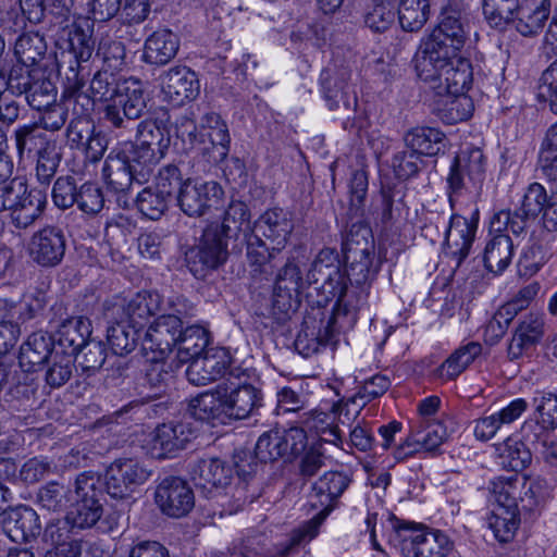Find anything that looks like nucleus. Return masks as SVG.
<instances>
[{
	"label": "nucleus",
	"mask_w": 557,
	"mask_h": 557,
	"mask_svg": "<svg viewBox=\"0 0 557 557\" xmlns=\"http://www.w3.org/2000/svg\"><path fill=\"white\" fill-rule=\"evenodd\" d=\"M468 30L461 13L444 8L438 25L424 40L416 57V71L421 81L445 76L447 88L454 92L463 90L472 83V67L469 60L458 52L463 47Z\"/></svg>",
	"instance_id": "1"
},
{
	"label": "nucleus",
	"mask_w": 557,
	"mask_h": 557,
	"mask_svg": "<svg viewBox=\"0 0 557 557\" xmlns=\"http://www.w3.org/2000/svg\"><path fill=\"white\" fill-rule=\"evenodd\" d=\"M350 482V476L345 472H325L312 484L309 494L310 506L320 509L315 516L294 530L287 540L271 548H264L259 543L248 540L243 545L242 555L244 557H288L296 553L300 546L318 535L323 520L333 510L336 500L348 488Z\"/></svg>",
	"instance_id": "2"
},
{
	"label": "nucleus",
	"mask_w": 557,
	"mask_h": 557,
	"mask_svg": "<svg viewBox=\"0 0 557 557\" xmlns=\"http://www.w3.org/2000/svg\"><path fill=\"white\" fill-rule=\"evenodd\" d=\"M343 253L347 264L346 282H350L356 311L366 302L369 289L381 270L382 261L376 256L375 243L370 227L352 224L343 243Z\"/></svg>",
	"instance_id": "3"
},
{
	"label": "nucleus",
	"mask_w": 557,
	"mask_h": 557,
	"mask_svg": "<svg viewBox=\"0 0 557 557\" xmlns=\"http://www.w3.org/2000/svg\"><path fill=\"white\" fill-rule=\"evenodd\" d=\"M308 285L320 284L317 289L321 290L320 306L336 299L334 314L348 315L356 312L357 301L354 300L352 292L346 282L345 270L338 252L332 248H323L314 258L306 277Z\"/></svg>",
	"instance_id": "4"
},
{
	"label": "nucleus",
	"mask_w": 557,
	"mask_h": 557,
	"mask_svg": "<svg viewBox=\"0 0 557 557\" xmlns=\"http://www.w3.org/2000/svg\"><path fill=\"white\" fill-rule=\"evenodd\" d=\"M535 0H483V14L487 23L503 28L515 23L516 29L523 36L539 33L548 18V9H540Z\"/></svg>",
	"instance_id": "5"
},
{
	"label": "nucleus",
	"mask_w": 557,
	"mask_h": 557,
	"mask_svg": "<svg viewBox=\"0 0 557 557\" xmlns=\"http://www.w3.org/2000/svg\"><path fill=\"white\" fill-rule=\"evenodd\" d=\"M172 312L158 317L145 331L141 345L144 350H150L154 360L163 359L170 354L180 338L184 319L194 315V306L183 296L170 300Z\"/></svg>",
	"instance_id": "6"
},
{
	"label": "nucleus",
	"mask_w": 557,
	"mask_h": 557,
	"mask_svg": "<svg viewBox=\"0 0 557 557\" xmlns=\"http://www.w3.org/2000/svg\"><path fill=\"white\" fill-rule=\"evenodd\" d=\"M191 150L209 163L222 162L230 152L228 127L215 112L205 113L188 133Z\"/></svg>",
	"instance_id": "7"
},
{
	"label": "nucleus",
	"mask_w": 557,
	"mask_h": 557,
	"mask_svg": "<svg viewBox=\"0 0 557 557\" xmlns=\"http://www.w3.org/2000/svg\"><path fill=\"white\" fill-rule=\"evenodd\" d=\"M136 143L132 145V160L141 164L139 176L152 174L157 164L165 157L171 145L169 131L153 119L137 125Z\"/></svg>",
	"instance_id": "8"
},
{
	"label": "nucleus",
	"mask_w": 557,
	"mask_h": 557,
	"mask_svg": "<svg viewBox=\"0 0 557 557\" xmlns=\"http://www.w3.org/2000/svg\"><path fill=\"white\" fill-rule=\"evenodd\" d=\"M148 97L140 81L125 78L120 84L112 103L104 108V120L115 129L132 131L133 122L140 119L147 109Z\"/></svg>",
	"instance_id": "9"
},
{
	"label": "nucleus",
	"mask_w": 557,
	"mask_h": 557,
	"mask_svg": "<svg viewBox=\"0 0 557 557\" xmlns=\"http://www.w3.org/2000/svg\"><path fill=\"white\" fill-rule=\"evenodd\" d=\"M227 239L221 227H218V222L207 225L198 245L186 252L187 267L195 277H206L226 261Z\"/></svg>",
	"instance_id": "10"
},
{
	"label": "nucleus",
	"mask_w": 557,
	"mask_h": 557,
	"mask_svg": "<svg viewBox=\"0 0 557 557\" xmlns=\"http://www.w3.org/2000/svg\"><path fill=\"white\" fill-rule=\"evenodd\" d=\"M151 474L152 471L138 458H117L106 469V492L112 498L126 499L137 492Z\"/></svg>",
	"instance_id": "11"
},
{
	"label": "nucleus",
	"mask_w": 557,
	"mask_h": 557,
	"mask_svg": "<svg viewBox=\"0 0 557 557\" xmlns=\"http://www.w3.org/2000/svg\"><path fill=\"white\" fill-rule=\"evenodd\" d=\"M248 379L247 370L242 368L228 372V386L223 388L226 421L246 419L262 406L261 392Z\"/></svg>",
	"instance_id": "12"
},
{
	"label": "nucleus",
	"mask_w": 557,
	"mask_h": 557,
	"mask_svg": "<svg viewBox=\"0 0 557 557\" xmlns=\"http://www.w3.org/2000/svg\"><path fill=\"white\" fill-rule=\"evenodd\" d=\"M392 528L403 539V549H408L411 557H446L451 549L448 536L440 530H418L412 523L398 519L392 520Z\"/></svg>",
	"instance_id": "13"
},
{
	"label": "nucleus",
	"mask_w": 557,
	"mask_h": 557,
	"mask_svg": "<svg viewBox=\"0 0 557 557\" xmlns=\"http://www.w3.org/2000/svg\"><path fill=\"white\" fill-rule=\"evenodd\" d=\"M143 165L133 162L132 152L129 154L122 149H113L107 156L102 168V177L110 190L120 194L117 201L127 207L126 193L129 190L133 182L138 184L146 183L151 174L139 176Z\"/></svg>",
	"instance_id": "14"
},
{
	"label": "nucleus",
	"mask_w": 557,
	"mask_h": 557,
	"mask_svg": "<svg viewBox=\"0 0 557 557\" xmlns=\"http://www.w3.org/2000/svg\"><path fill=\"white\" fill-rule=\"evenodd\" d=\"M448 437L443 422L438 420L414 421L405 441L396 446L393 456L397 461H404L421 451H432L438 448Z\"/></svg>",
	"instance_id": "15"
},
{
	"label": "nucleus",
	"mask_w": 557,
	"mask_h": 557,
	"mask_svg": "<svg viewBox=\"0 0 557 557\" xmlns=\"http://www.w3.org/2000/svg\"><path fill=\"white\" fill-rule=\"evenodd\" d=\"M224 191L214 181L186 180L177 194V205L188 216H201L218 207Z\"/></svg>",
	"instance_id": "16"
},
{
	"label": "nucleus",
	"mask_w": 557,
	"mask_h": 557,
	"mask_svg": "<svg viewBox=\"0 0 557 557\" xmlns=\"http://www.w3.org/2000/svg\"><path fill=\"white\" fill-rule=\"evenodd\" d=\"M154 500L162 513L171 518L188 515L195 506L194 491L182 478L170 475L156 487Z\"/></svg>",
	"instance_id": "17"
},
{
	"label": "nucleus",
	"mask_w": 557,
	"mask_h": 557,
	"mask_svg": "<svg viewBox=\"0 0 557 557\" xmlns=\"http://www.w3.org/2000/svg\"><path fill=\"white\" fill-rule=\"evenodd\" d=\"M232 363L231 352L226 348H209L188 364L186 377L196 386L207 385L221 377L227 381L228 372L236 368Z\"/></svg>",
	"instance_id": "18"
},
{
	"label": "nucleus",
	"mask_w": 557,
	"mask_h": 557,
	"mask_svg": "<svg viewBox=\"0 0 557 557\" xmlns=\"http://www.w3.org/2000/svg\"><path fill=\"white\" fill-rule=\"evenodd\" d=\"M194 437L189 423L171 421L158 425L150 434L148 450L151 457L164 459L184 449Z\"/></svg>",
	"instance_id": "19"
},
{
	"label": "nucleus",
	"mask_w": 557,
	"mask_h": 557,
	"mask_svg": "<svg viewBox=\"0 0 557 557\" xmlns=\"http://www.w3.org/2000/svg\"><path fill=\"white\" fill-rule=\"evenodd\" d=\"M478 209L470 219L460 214L450 216L445 232V255L455 261L456 268L460 267L470 252L478 228Z\"/></svg>",
	"instance_id": "20"
},
{
	"label": "nucleus",
	"mask_w": 557,
	"mask_h": 557,
	"mask_svg": "<svg viewBox=\"0 0 557 557\" xmlns=\"http://www.w3.org/2000/svg\"><path fill=\"white\" fill-rule=\"evenodd\" d=\"M65 249L66 240L63 231L52 225L35 232L28 244L32 259L45 268L60 264L65 255Z\"/></svg>",
	"instance_id": "21"
},
{
	"label": "nucleus",
	"mask_w": 557,
	"mask_h": 557,
	"mask_svg": "<svg viewBox=\"0 0 557 557\" xmlns=\"http://www.w3.org/2000/svg\"><path fill=\"white\" fill-rule=\"evenodd\" d=\"M485 174V157L481 149L461 150L450 165L447 183L451 194H459L467 187V180L474 186L481 185Z\"/></svg>",
	"instance_id": "22"
},
{
	"label": "nucleus",
	"mask_w": 557,
	"mask_h": 557,
	"mask_svg": "<svg viewBox=\"0 0 557 557\" xmlns=\"http://www.w3.org/2000/svg\"><path fill=\"white\" fill-rule=\"evenodd\" d=\"M74 528L70 516L49 521L41 536L44 557H81V543L72 537Z\"/></svg>",
	"instance_id": "23"
},
{
	"label": "nucleus",
	"mask_w": 557,
	"mask_h": 557,
	"mask_svg": "<svg viewBox=\"0 0 557 557\" xmlns=\"http://www.w3.org/2000/svg\"><path fill=\"white\" fill-rule=\"evenodd\" d=\"M159 84L164 100L175 106H182L199 94L197 75L187 66L176 65L164 71L159 76Z\"/></svg>",
	"instance_id": "24"
},
{
	"label": "nucleus",
	"mask_w": 557,
	"mask_h": 557,
	"mask_svg": "<svg viewBox=\"0 0 557 557\" xmlns=\"http://www.w3.org/2000/svg\"><path fill=\"white\" fill-rule=\"evenodd\" d=\"M18 195L10 207V221L17 230H27L42 215L46 205V194L38 189H29L26 182L21 180Z\"/></svg>",
	"instance_id": "25"
},
{
	"label": "nucleus",
	"mask_w": 557,
	"mask_h": 557,
	"mask_svg": "<svg viewBox=\"0 0 557 557\" xmlns=\"http://www.w3.org/2000/svg\"><path fill=\"white\" fill-rule=\"evenodd\" d=\"M273 245V251H281L287 244L293 231V214L282 208H273L262 213L251 228Z\"/></svg>",
	"instance_id": "26"
},
{
	"label": "nucleus",
	"mask_w": 557,
	"mask_h": 557,
	"mask_svg": "<svg viewBox=\"0 0 557 557\" xmlns=\"http://www.w3.org/2000/svg\"><path fill=\"white\" fill-rule=\"evenodd\" d=\"M308 284L295 260H288L278 271L274 286V306L288 311L297 302L300 290Z\"/></svg>",
	"instance_id": "27"
},
{
	"label": "nucleus",
	"mask_w": 557,
	"mask_h": 557,
	"mask_svg": "<svg viewBox=\"0 0 557 557\" xmlns=\"http://www.w3.org/2000/svg\"><path fill=\"white\" fill-rule=\"evenodd\" d=\"M10 89L13 92L25 94L28 104L37 111L55 102L57 89L52 82L46 78L33 81L29 73L21 76L11 74Z\"/></svg>",
	"instance_id": "28"
},
{
	"label": "nucleus",
	"mask_w": 557,
	"mask_h": 557,
	"mask_svg": "<svg viewBox=\"0 0 557 557\" xmlns=\"http://www.w3.org/2000/svg\"><path fill=\"white\" fill-rule=\"evenodd\" d=\"M191 480L199 488L212 492L227 486L233 478V468L220 458L199 460L191 469Z\"/></svg>",
	"instance_id": "29"
},
{
	"label": "nucleus",
	"mask_w": 557,
	"mask_h": 557,
	"mask_svg": "<svg viewBox=\"0 0 557 557\" xmlns=\"http://www.w3.org/2000/svg\"><path fill=\"white\" fill-rule=\"evenodd\" d=\"M545 319L543 314L529 313L519 323L508 346L511 360L520 358L523 352L535 346L544 336Z\"/></svg>",
	"instance_id": "30"
},
{
	"label": "nucleus",
	"mask_w": 557,
	"mask_h": 557,
	"mask_svg": "<svg viewBox=\"0 0 557 557\" xmlns=\"http://www.w3.org/2000/svg\"><path fill=\"white\" fill-rule=\"evenodd\" d=\"M424 82L431 84L432 88L437 89L438 94L447 92L450 95L446 100L444 108L441 110V116L445 123L456 124L458 122L466 121L471 116L473 103L472 100L465 95L466 91L469 90L471 83L468 84L463 90L454 92L447 88L445 84V76Z\"/></svg>",
	"instance_id": "31"
},
{
	"label": "nucleus",
	"mask_w": 557,
	"mask_h": 557,
	"mask_svg": "<svg viewBox=\"0 0 557 557\" xmlns=\"http://www.w3.org/2000/svg\"><path fill=\"white\" fill-rule=\"evenodd\" d=\"M180 38L170 29H158L145 41L143 60L152 65H165L175 58Z\"/></svg>",
	"instance_id": "32"
},
{
	"label": "nucleus",
	"mask_w": 557,
	"mask_h": 557,
	"mask_svg": "<svg viewBox=\"0 0 557 557\" xmlns=\"http://www.w3.org/2000/svg\"><path fill=\"white\" fill-rule=\"evenodd\" d=\"M161 305L162 297L159 293L152 290L138 292L124 306L126 321L143 331L150 318L161 310Z\"/></svg>",
	"instance_id": "33"
},
{
	"label": "nucleus",
	"mask_w": 557,
	"mask_h": 557,
	"mask_svg": "<svg viewBox=\"0 0 557 557\" xmlns=\"http://www.w3.org/2000/svg\"><path fill=\"white\" fill-rule=\"evenodd\" d=\"M188 412L200 421L227 423L223 388L219 386L214 392H205L191 398Z\"/></svg>",
	"instance_id": "34"
},
{
	"label": "nucleus",
	"mask_w": 557,
	"mask_h": 557,
	"mask_svg": "<svg viewBox=\"0 0 557 557\" xmlns=\"http://www.w3.org/2000/svg\"><path fill=\"white\" fill-rule=\"evenodd\" d=\"M54 341L42 332L28 336L20 349L18 362L25 372L36 371L52 355Z\"/></svg>",
	"instance_id": "35"
},
{
	"label": "nucleus",
	"mask_w": 557,
	"mask_h": 557,
	"mask_svg": "<svg viewBox=\"0 0 557 557\" xmlns=\"http://www.w3.org/2000/svg\"><path fill=\"white\" fill-rule=\"evenodd\" d=\"M91 334L90 322L83 317H75L65 320L58 329L55 342L62 354L74 355L87 343Z\"/></svg>",
	"instance_id": "36"
},
{
	"label": "nucleus",
	"mask_w": 557,
	"mask_h": 557,
	"mask_svg": "<svg viewBox=\"0 0 557 557\" xmlns=\"http://www.w3.org/2000/svg\"><path fill=\"white\" fill-rule=\"evenodd\" d=\"M404 140L410 150L416 151L420 156H437L444 152L446 148V136L436 127H413L405 134Z\"/></svg>",
	"instance_id": "37"
},
{
	"label": "nucleus",
	"mask_w": 557,
	"mask_h": 557,
	"mask_svg": "<svg viewBox=\"0 0 557 557\" xmlns=\"http://www.w3.org/2000/svg\"><path fill=\"white\" fill-rule=\"evenodd\" d=\"M351 77V70L347 65L330 64L320 75L322 94L331 110L338 107L339 98Z\"/></svg>",
	"instance_id": "38"
},
{
	"label": "nucleus",
	"mask_w": 557,
	"mask_h": 557,
	"mask_svg": "<svg viewBox=\"0 0 557 557\" xmlns=\"http://www.w3.org/2000/svg\"><path fill=\"white\" fill-rule=\"evenodd\" d=\"M482 352L478 342H469L456 350L436 369V375L445 381L458 377Z\"/></svg>",
	"instance_id": "39"
},
{
	"label": "nucleus",
	"mask_w": 557,
	"mask_h": 557,
	"mask_svg": "<svg viewBox=\"0 0 557 557\" xmlns=\"http://www.w3.org/2000/svg\"><path fill=\"white\" fill-rule=\"evenodd\" d=\"M331 321L329 320L324 330L317 326V319L308 317L302 323V327L295 339V347L304 357H310L319 352L321 346H325L331 336Z\"/></svg>",
	"instance_id": "40"
},
{
	"label": "nucleus",
	"mask_w": 557,
	"mask_h": 557,
	"mask_svg": "<svg viewBox=\"0 0 557 557\" xmlns=\"http://www.w3.org/2000/svg\"><path fill=\"white\" fill-rule=\"evenodd\" d=\"M14 140L20 158L36 154L55 143L38 123L20 125L14 131Z\"/></svg>",
	"instance_id": "41"
},
{
	"label": "nucleus",
	"mask_w": 557,
	"mask_h": 557,
	"mask_svg": "<svg viewBox=\"0 0 557 557\" xmlns=\"http://www.w3.org/2000/svg\"><path fill=\"white\" fill-rule=\"evenodd\" d=\"M512 255L513 244L509 235L497 233L485 246L484 265L491 272L500 273L509 265Z\"/></svg>",
	"instance_id": "42"
},
{
	"label": "nucleus",
	"mask_w": 557,
	"mask_h": 557,
	"mask_svg": "<svg viewBox=\"0 0 557 557\" xmlns=\"http://www.w3.org/2000/svg\"><path fill=\"white\" fill-rule=\"evenodd\" d=\"M534 220L533 216L527 215V212L521 208L513 211L500 210L491 218L490 227L492 232L505 234L504 232L507 231L517 238H524Z\"/></svg>",
	"instance_id": "43"
},
{
	"label": "nucleus",
	"mask_w": 557,
	"mask_h": 557,
	"mask_svg": "<svg viewBox=\"0 0 557 557\" xmlns=\"http://www.w3.org/2000/svg\"><path fill=\"white\" fill-rule=\"evenodd\" d=\"M553 485L545 479L522 478L521 494L519 496V510L535 512L543 508L550 497Z\"/></svg>",
	"instance_id": "44"
},
{
	"label": "nucleus",
	"mask_w": 557,
	"mask_h": 557,
	"mask_svg": "<svg viewBox=\"0 0 557 557\" xmlns=\"http://www.w3.org/2000/svg\"><path fill=\"white\" fill-rule=\"evenodd\" d=\"M209 343L207 331L198 325H190L182 329L180 338L174 348H176L177 358L182 362H191L195 358L201 356Z\"/></svg>",
	"instance_id": "45"
},
{
	"label": "nucleus",
	"mask_w": 557,
	"mask_h": 557,
	"mask_svg": "<svg viewBox=\"0 0 557 557\" xmlns=\"http://www.w3.org/2000/svg\"><path fill=\"white\" fill-rule=\"evenodd\" d=\"M398 23L405 32H419L430 17L429 0H399Z\"/></svg>",
	"instance_id": "46"
},
{
	"label": "nucleus",
	"mask_w": 557,
	"mask_h": 557,
	"mask_svg": "<svg viewBox=\"0 0 557 557\" xmlns=\"http://www.w3.org/2000/svg\"><path fill=\"white\" fill-rule=\"evenodd\" d=\"M497 450L499 465L513 472L524 470L532 461V449L518 440L508 437Z\"/></svg>",
	"instance_id": "47"
},
{
	"label": "nucleus",
	"mask_w": 557,
	"mask_h": 557,
	"mask_svg": "<svg viewBox=\"0 0 557 557\" xmlns=\"http://www.w3.org/2000/svg\"><path fill=\"white\" fill-rule=\"evenodd\" d=\"M141 330L134 327L127 321L117 322L108 327L107 341L115 355L124 356L136 347Z\"/></svg>",
	"instance_id": "48"
},
{
	"label": "nucleus",
	"mask_w": 557,
	"mask_h": 557,
	"mask_svg": "<svg viewBox=\"0 0 557 557\" xmlns=\"http://www.w3.org/2000/svg\"><path fill=\"white\" fill-rule=\"evenodd\" d=\"M522 478L518 474L500 476L492 482V494L497 508L519 510V496L521 494Z\"/></svg>",
	"instance_id": "49"
},
{
	"label": "nucleus",
	"mask_w": 557,
	"mask_h": 557,
	"mask_svg": "<svg viewBox=\"0 0 557 557\" xmlns=\"http://www.w3.org/2000/svg\"><path fill=\"white\" fill-rule=\"evenodd\" d=\"M363 21L373 33H385L395 24V7L389 0L374 1L366 10Z\"/></svg>",
	"instance_id": "50"
},
{
	"label": "nucleus",
	"mask_w": 557,
	"mask_h": 557,
	"mask_svg": "<svg viewBox=\"0 0 557 557\" xmlns=\"http://www.w3.org/2000/svg\"><path fill=\"white\" fill-rule=\"evenodd\" d=\"M47 50L42 36L37 33L22 34L15 41L14 51L18 61L25 66L35 65Z\"/></svg>",
	"instance_id": "51"
},
{
	"label": "nucleus",
	"mask_w": 557,
	"mask_h": 557,
	"mask_svg": "<svg viewBox=\"0 0 557 557\" xmlns=\"http://www.w3.org/2000/svg\"><path fill=\"white\" fill-rule=\"evenodd\" d=\"M71 488L59 482H49L41 486L36 496L37 504L48 511H62L71 503Z\"/></svg>",
	"instance_id": "52"
},
{
	"label": "nucleus",
	"mask_w": 557,
	"mask_h": 557,
	"mask_svg": "<svg viewBox=\"0 0 557 557\" xmlns=\"http://www.w3.org/2000/svg\"><path fill=\"white\" fill-rule=\"evenodd\" d=\"M519 510L495 508L488 517V527L502 543L511 541L519 525Z\"/></svg>",
	"instance_id": "53"
},
{
	"label": "nucleus",
	"mask_w": 557,
	"mask_h": 557,
	"mask_svg": "<svg viewBox=\"0 0 557 557\" xmlns=\"http://www.w3.org/2000/svg\"><path fill=\"white\" fill-rule=\"evenodd\" d=\"M121 79L114 71L101 69L92 77L90 82V92L94 101H103L112 103L120 89Z\"/></svg>",
	"instance_id": "54"
},
{
	"label": "nucleus",
	"mask_w": 557,
	"mask_h": 557,
	"mask_svg": "<svg viewBox=\"0 0 557 557\" xmlns=\"http://www.w3.org/2000/svg\"><path fill=\"white\" fill-rule=\"evenodd\" d=\"M104 491V478L102 479L98 472L84 471L75 479L73 490L75 500L101 502Z\"/></svg>",
	"instance_id": "55"
},
{
	"label": "nucleus",
	"mask_w": 557,
	"mask_h": 557,
	"mask_svg": "<svg viewBox=\"0 0 557 557\" xmlns=\"http://www.w3.org/2000/svg\"><path fill=\"white\" fill-rule=\"evenodd\" d=\"M249 218L248 207L244 202L232 201L224 213L223 222L218 223V227H221L223 235L227 238L240 231L248 234L251 232Z\"/></svg>",
	"instance_id": "56"
},
{
	"label": "nucleus",
	"mask_w": 557,
	"mask_h": 557,
	"mask_svg": "<svg viewBox=\"0 0 557 557\" xmlns=\"http://www.w3.org/2000/svg\"><path fill=\"white\" fill-rule=\"evenodd\" d=\"M245 240L247 245L246 257L252 272H267V265L276 251H273V248L270 250L267 244L261 239V236L252 231L245 234Z\"/></svg>",
	"instance_id": "57"
},
{
	"label": "nucleus",
	"mask_w": 557,
	"mask_h": 557,
	"mask_svg": "<svg viewBox=\"0 0 557 557\" xmlns=\"http://www.w3.org/2000/svg\"><path fill=\"white\" fill-rule=\"evenodd\" d=\"M334 414L323 411H310L301 416V423L306 429L317 434H329V437L323 440L326 442L336 443L341 441L342 431L337 425H334Z\"/></svg>",
	"instance_id": "58"
},
{
	"label": "nucleus",
	"mask_w": 557,
	"mask_h": 557,
	"mask_svg": "<svg viewBox=\"0 0 557 557\" xmlns=\"http://www.w3.org/2000/svg\"><path fill=\"white\" fill-rule=\"evenodd\" d=\"M169 198L152 186L144 188L136 197L138 211L150 220H159L168 209Z\"/></svg>",
	"instance_id": "59"
},
{
	"label": "nucleus",
	"mask_w": 557,
	"mask_h": 557,
	"mask_svg": "<svg viewBox=\"0 0 557 557\" xmlns=\"http://www.w3.org/2000/svg\"><path fill=\"white\" fill-rule=\"evenodd\" d=\"M8 525L11 532H20L24 540L35 537L40 533L39 516L30 507H21L12 511L9 517Z\"/></svg>",
	"instance_id": "60"
},
{
	"label": "nucleus",
	"mask_w": 557,
	"mask_h": 557,
	"mask_svg": "<svg viewBox=\"0 0 557 557\" xmlns=\"http://www.w3.org/2000/svg\"><path fill=\"white\" fill-rule=\"evenodd\" d=\"M255 456L264 463L285 458L282 448L281 431L270 430L262 433L257 441Z\"/></svg>",
	"instance_id": "61"
},
{
	"label": "nucleus",
	"mask_w": 557,
	"mask_h": 557,
	"mask_svg": "<svg viewBox=\"0 0 557 557\" xmlns=\"http://www.w3.org/2000/svg\"><path fill=\"white\" fill-rule=\"evenodd\" d=\"M36 177L40 184L47 185L55 175L61 159L57 149V141L42 151L36 153Z\"/></svg>",
	"instance_id": "62"
},
{
	"label": "nucleus",
	"mask_w": 557,
	"mask_h": 557,
	"mask_svg": "<svg viewBox=\"0 0 557 557\" xmlns=\"http://www.w3.org/2000/svg\"><path fill=\"white\" fill-rule=\"evenodd\" d=\"M74 358L71 355H52V362L46 373V382L51 387H60L72 376Z\"/></svg>",
	"instance_id": "63"
},
{
	"label": "nucleus",
	"mask_w": 557,
	"mask_h": 557,
	"mask_svg": "<svg viewBox=\"0 0 557 557\" xmlns=\"http://www.w3.org/2000/svg\"><path fill=\"white\" fill-rule=\"evenodd\" d=\"M77 199L75 203L78 209L86 214L95 215L98 214L104 206V197L101 188L94 183H85L76 195Z\"/></svg>",
	"instance_id": "64"
}]
</instances>
